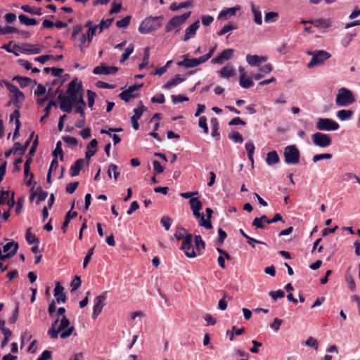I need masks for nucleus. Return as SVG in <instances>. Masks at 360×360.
I'll use <instances>...</instances> for the list:
<instances>
[{
    "instance_id": "nucleus-1",
    "label": "nucleus",
    "mask_w": 360,
    "mask_h": 360,
    "mask_svg": "<svg viewBox=\"0 0 360 360\" xmlns=\"http://www.w3.org/2000/svg\"><path fill=\"white\" fill-rule=\"evenodd\" d=\"M163 17L162 15L157 17H148L141 22L139 27V31L141 34H148L157 30L162 25Z\"/></svg>"
},
{
    "instance_id": "nucleus-2",
    "label": "nucleus",
    "mask_w": 360,
    "mask_h": 360,
    "mask_svg": "<svg viewBox=\"0 0 360 360\" xmlns=\"http://www.w3.org/2000/svg\"><path fill=\"white\" fill-rule=\"evenodd\" d=\"M307 55L311 56L312 58L307 64L308 68H312L316 66L321 65L331 57V54L324 50L309 51L307 52Z\"/></svg>"
},
{
    "instance_id": "nucleus-3",
    "label": "nucleus",
    "mask_w": 360,
    "mask_h": 360,
    "mask_svg": "<svg viewBox=\"0 0 360 360\" xmlns=\"http://www.w3.org/2000/svg\"><path fill=\"white\" fill-rule=\"evenodd\" d=\"M356 101L352 91L341 88L336 96L335 103L338 106H348Z\"/></svg>"
},
{
    "instance_id": "nucleus-4",
    "label": "nucleus",
    "mask_w": 360,
    "mask_h": 360,
    "mask_svg": "<svg viewBox=\"0 0 360 360\" xmlns=\"http://www.w3.org/2000/svg\"><path fill=\"white\" fill-rule=\"evenodd\" d=\"M285 162L288 165H296L300 162V153L295 145L288 146L284 149Z\"/></svg>"
},
{
    "instance_id": "nucleus-5",
    "label": "nucleus",
    "mask_w": 360,
    "mask_h": 360,
    "mask_svg": "<svg viewBox=\"0 0 360 360\" xmlns=\"http://www.w3.org/2000/svg\"><path fill=\"white\" fill-rule=\"evenodd\" d=\"M313 143L320 148H327L332 143V138L329 134L316 132L311 135Z\"/></svg>"
},
{
    "instance_id": "nucleus-6",
    "label": "nucleus",
    "mask_w": 360,
    "mask_h": 360,
    "mask_svg": "<svg viewBox=\"0 0 360 360\" xmlns=\"http://www.w3.org/2000/svg\"><path fill=\"white\" fill-rule=\"evenodd\" d=\"M339 127V124L330 118L320 117L316 124V128L319 131H335Z\"/></svg>"
},
{
    "instance_id": "nucleus-7",
    "label": "nucleus",
    "mask_w": 360,
    "mask_h": 360,
    "mask_svg": "<svg viewBox=\"0 0 360 360\" xmlns=\"http://www.w3.org/2000/svg\"><path fill=\"white\" fill-rule=\"evenodd\" d=\"M4 82L8 90L13 94L11 102L17 108H19V102L25 99L24 94L16 86L9 83L8 81H4Z\"/></svg>"
},
{
    "instance_id": "nucleus-8",
    "label": "nucleus",
    "mask_w": 360,
    "mask_h": 360,
    "mask_svg": "<svg viewBox=\"0 0 360 360\" xmlns=\"http://www.w3.org/2000/svg\"><path fill=\"white\" fill-rule=\"evenodd\" d=\"M191 11L184 13L181 15L174 16L171 18L165 26L166 32H169L174 28L179 27L185 22V21L190 17Z\"/></svg>"
},
{
    "instance_id": "nucleus-9",
    "label": "nucleus",
    "mask_w": 360,
    "mask_h": 360,
    "mask_svg": "<svg viewBox=\"0 0 360 360\" xmlns=\"http://www.w3.org/2000/svg\"><path fill=\"white\" fill-rule=\"evenodd\" d=\"M192 239L193 235L191 233L186 234L185 238L181 240L182 243L180 248L184 252L186 256L189 258H194L197 255L192 245Z\"/></svg>"
},
{
    "instance_id": "nucleus-10",
    "label": "nucleus",
    "mask_w": 360,
    "mask_h": 360,
    "mask_svg": "<svg viewBox=\"0 0 360 360\" xmlns=\"http://www.w3.org/2000/svg\"><path fill=\"white\" fill-rule=\"evenodd\" d=\"M83 92L82 84L80 82H77V79L72 80L69 84L67 89V96L71 100H77V96Z\"/></svg>"
},
{
    "instance_id": "nucleus-11",
    "label": "nucleus",
    "mask_w": 360,
    "mask_h": 360,
    "mask_svg": "<svg viewBox=\"0 0 360 360\" xmlns=\"http://www.w3.org/2000/svg\"><path fill=\"white\" fill-rule=\"evenodd\" d=\"M58 99L60 102V108L62 111L70 113L72 110L73 105L76 104V100H71L70 97L65 94H59Z\"/></svg>"
},
{
    "instance_id": "nucleus-12",
    "label": "nucleus",
    "mask_w": 360,
    "mask_h": 360,
    "mask_svg": "<svg viewBox=\"0 0 360 360\" xmlns=\"http://www.w3.org/2000/svg\"><path fill=\"white\" fill-rule=\"evenodd\" d=\"M106 292H104L95 298L92 314V318L94 319H96L97 316L101 314L102 309L105 305V302L106 300Z\"/></svg>"
},
{
    "instance_id": "nucleus-13",
    "label": "nucleus",
    "mask_w": 360,
    "mask_h": 360,
    "mask_svg": "<svg viewBox=\"0 0 360 360\" xmlns=\"http://www.w3.org/2000/svg\"><path fill=\"white\" fill-rule=\"evenodd\" d=\"M83 27L81 25H77L73 27L71 36V40L77 41L79 44H85L86 42V34L82 33Z\"/></svg>"
},
{
    "instance_id": "nucleus-14",
    "label": "nucleus",
    "mask_w": 360,
    "mask_h": 360,
    "mask_svg": "<svg viewBox=\"0 0 360 360\" xmlns=\"http://www.w3.org/2000/svg\"><path fill=\"white\" fill-rule=\"evenodd\" d=\"M118 68L115 66H107L104 64L96 66L93 70V73L95 75H115L117 72Z\"/></svg>"
},
{
    "instance_id": "nucleus-15",
    "label": "nucleus",
    "mask_w": 360,
    "mask_h": 360,
    "mask_svg": "<svg viewBox=\"0 0 360 360\" xmlns=\"http://www.w3.org/2000/svg\"><path fill=\"white\" fill-rule=\"evenodd\" d=\"M233 52L231 49H225L219 56L212 58L211 62L213 64H222L233 57Z\"/></svg>"
},
{
    "instance_id": "nucleus-16",
    "label": "nucleus",
    "mask_w": 360,
    "mask_h": 360,
    "mask_svg": "<svg viewBox=\"0 0 360 360\" xmlns=\"http://www.w3.org/2000/svg\"><path fill=\"white\" fill-rule=\"evenodd\" d=\"M146 110V108L142 104L141 102V106L136 108L134 110V115L131 117V122L132 124V127L135 130H138L139 125L138 123V120L141 118L144 111Z\"/></svg>"
},
{
    "instance_id": "nucleus-17",
    "label": "nucleus",
    "mask_w": 360,
    "mask_h": 360,
    "mask_svg": "<svg viewBox=\"0 0 360 360\" xmlns=\"http://www.w3.org/2000/svg\"><path fill=\"white\" fill-rule=\"evenodd\" d=\"M63 290L64 288L59 282H57L54 288V297L58 304L60 302L64 303L66 301L67 297Z\"/></svg>"
},
{
    "instance_id": "nucleus-18",
    "label": "nucleus",
    "mask_w": 360,
    "mask_h": 360,
    "mask_svg": "<svg viewBox=\"0 0 360 360\" xmlns=\"http://www.w3.org/2000/svg\"><path fill=\"white\" fill-rule=\"evenodd\" d=\"M199 27H200V22L198 20H197L195 22H193L192 25H191L188 27H187L186 30V32H185V35L183 39V41H186L188 39H190L191 38L193 37L195 35L196 32H197L198 29L199 28Z\"/></svg>"
},
{
    "instance_id": "nucleus-19",
    "label": "nucleus",
    "mask_w": 360,
    "mask_h": 360,
    "mask_svg": "<svg viewBox=\"0 0 360 360\" xmlns=\"http://www.w3.org/2000/svg\"><path fill=\"white\" fill-rule=\"evenodd\" d=\"M18 249V243L15 241H11L7 243L3 246V251L6 255H9V258L12 257L15 255Z\"/></svg>"
},
{
    "instance_id": "nucleus-20",
    "label": "nucleus",
    "mask_w": 360,
    "mask_h": 360,
    "mask_svg": "<svg viewBox=\"0 0 360 360\" xmlns=\"http://www.w3.org/2000/svg\"><path fill=\"white\" fill-rule=\"evenodd\" d=\"M266 57L264 56H259L257 55H250L248 54L246 56V61L251 66H259L262 62H265L266 60Z\"/></svg>"
},
{
    "instance_id": "nucleus-21",
    "label": "nucleus",
    "mask_w": 360,
    "mask_h": 360,
    "mask_svg": "<svg viewBox=\"0 0 360 360\" xmlns=\"http://www.w3.org/2000/svg\"><path fill=\"white\" fill-rule=\"evenodd\" d=\"M213 213V211L211 208L207 207L206 208V214H207V219H205L204 215L201 217V219L199 221V225L200 226H203L207 229H211L212 228V225L211 223V217L212 214Z\"/></svg>"
},
{
    "instance_id": "nucleus-22",
    "label": "nucleus",
    "mask_w": 360,
    "mask_h": 360,
    "mask_svg": "<svg viewBox=\"0 0 360 360\" xmlns=\"http://www.w3.org/2000/svg\"><path fill=\"white\" fill-rule=\"evenodd\" d=\"M185 80L184 77H181L180 75H176L174 77H173L171 79L167 81L163 86L162 88L165 89H169L181 82H184Z\"/></svg>"
},
{
    "instance_id": "nucleus-23",
    "label": "nucleus",
    "mask_w": 360,
    "mask_h": 360,
    "mask_svg": "<svg viewBox=\"0 0 360 360\" xmlns=\"http://www.w3.org/2000/svg\"><path fill=\"white\" fill-rule=\"evenodd\" d=\"M84 159L80 158V159L77 160L70 169V176H75L79 175V172L84 165Z\"/></svg>"
},
{
    "instance_id": "nucleus-24",
    "label": "nucleus",
    "mask_w": 360,
    "mask_h": 360,
    "mask_svg": "<svg viewBox=\"0 0 360 360\" xmlns=\"http://www.w3.org/2000/svg\"><path fill=\"white\" fill-rule=\"evenodd\" d=\"M179 66H183L186 68H194L198 65L196 58H188L187 55L184 56V60L177 63Z\"/></svg>"
},
{
    "instance_id": "nucleus-25",
    "label": "nucleus",
    "mask_w": 360,
    "mask_h": 360,
    "mask_svg": "<svg viewBox=\"0 0 360 360\" xmlns=\"http://www.w3.org/2000/svg\"><path fill=\"white\" fill-rule=\"evenodd\" d=\"M251 10L254 15V21L257 25H262V12L259 6H256L254 3H251Z\"/></svg>"
},
{
    "instance_id": "nucleus-26",
    "label": "nucleus",
    "mask_w": 360,
    "mask_h": 360,
    "mask_svg": "<svg viewBox=\"0 0 360 360\" xmlns=\"http://www.w3.org/2000/svg\"><path fill=\"white\" fill-rule=\"evenodd\" d=\"M30 144V140H27L22 146H21L19 142H15L13 145L14 153L19 152L20 155H23L25 153Z\"/></svg>"
},
{
    "instance_id": "nucleus-27",
    "label": "nucleus",
    "mask_w": 360,
    "mask_h": 360,
    "mask_svg": "<svg viewBox=\"0 0 360 360\" xmlns=\"http://www.w3.org/2000/svg\"><path fill=\"white\" fill-rule=\"evenodd\" d=\"M266 164L269 165H273L275 164H278L280 162V158L276 150L271 151L267 153Z\"/></svg>"
},
{
    "instance_id": "nucleus-28",
    "label": "nucleus",
    "mask_w": 360,
    "mask_h": 360,
    "mask_svg": "<svg viewBox=\"0 0 360 360\" xmlns=\"http://www.w3.org/2000/svg\"><path fill=\"white\" fill-rule=\"evenodd\" d=\"M195 246L198 255L202 253L203 250L205 248V243L203 241L202 237L200 235H195L194 237Z\"/></svg>"
},
{
    "instance_id": "nucleus-29",
    "label": "nucleus",
    "mask_w": 360,
    "mask_h": 360,
    "mask_svg": "<svg viewBox=\"0 0 360 360\" xmlns=\"http://www.w3.org/2000/svg\"><path fill=\"white\" fill-rule=\"evenodd\" d=\"M13 80L17 81L19 83L21 88H25L29 86L32 82V79L27 77H22L18 75L14 76L13 77Z\"/></svg>"
},
{
    "instance_id": "nucleus-30",
    "label": "nucleus",
    "mask_w": 360,
    "mask_h": 360,
    "mask_svg": "<svg viewBox=\"0 0 360 360\" xmlns=\"http://www.w3.org/2000/svg\"><path fill=\"white\" fill-rule=\"evenodd\" d=\"M240 9V6H236L235 7L229 8L226 9L222 10L219 15V18H223L226 16L234 15L236 13V11Z\"/></svg>"
},
{
    "instance_id": "nucleus-31",
    "label": "nucleus",
    "mask_w": 360,
    "mask_h": 360,
    "mask_svg": "<svg viewBox=\"0 0 360 360\" xmlns=\"http://www.w3.org/2000/svg\"><path fill=\"white\" fill-rule=\"evenodd\" d=\"M212 126V136L213 137H219V124L218 120L216 117H212L210 120Z\"/></svg>"
},
{
    "instance_id": "nucleus-32",
    "label": "nucleus",
    "mask_w": 360,
    "mask_h": 360,
    "mask_svg": "<svg viewBox=\"0 0 360 360\" xmlns=\"http://www.w3.org/2000/svg\"><path fill=\"white\" fill-rule=\"evenodd\" d=\"M21 9L26 12V13H29L32 15H42V9L41 8H32L31 6H30L29 5H24V6H21Z\"/></svg>"
},
{
    "instance_id": "nucleus-33",
    "label": "nucleus",
    "mask_w": 360,
    "mask_h": 360,
    "mask_svg": "<svg viewBox=\"0 0 360 360\" xmlns=\"http://www.w3.org/2000/svg\"><path fill=\"white\" fill-rule=\"evenodd\" d=\"M239 83L240 85L245 89H249L254 84L253 81L250 77L246 76L243 77V75H240V77Z\"/></svg>"
},
{
    "instance_id": "nucleus-34",
    "label": "nucleus",
    "mask_w": 360,
    "mask_h": 360,
    "mask_svg": "<svg viewBox=\"0 0 360 360\" xmlns=\"http://www.w3.org/2000/svg\"><path fill=\"white\" fill-rule=\"evenodd\" d=\"M18 18L20 22L25 25H35L37 24V21L34 18H30L23 14L20 15Z\"/></svg>"
},
{
    "instance_id": "nucleus-35",
    "label": "nucleus",
    "mask_w": 360,
    "mask_h": 360,
    "mask_svg": "<svg viewBox=\"0 0 360 360\" xmlns=\"http://www.w3.org/2000/svg\"><path fill=\"white\" fill-rule=\"evenodd\" d=\"M233 73H234L233 68L231 67H229V66L223 67L219 72L220 77L222 78L230 77L232 75H233Z\"/></svg>"
},
{
    "instance_id": "nucleus-36",
    "label": "nucleus",
    "mask_w": 360,
    "mask_h": 360,
    "mask_svg": "<svg viewBox=\"0 0 360 360\" xmlns=\"http://www.w3.org/2000/svg\"><path fill=\"white\" fill-rule=\"evenodd\" d=\"M354 112L350 110H340L338 111L337 115L341 120H346L349 119Z\"/></svg>"
},
{
    "instance_id": "nucleus-37",
    "label": "nucleus",
    "mask_w": 360,
    "mask_h": 360,
    "mask_svg": "<svg viewBox=\"0 0 360 360\" xmlns=\"http://www.w3.org/2000/svg\"><path fill=\"white\" fill-rule=\"evenodd\" d=\"M117 169H118V167L113 164V163H111L110 164L109 167H108V175L110 178L112 177V172H113V176H114V179L115 181L117 180L120 173L117 171Z\"/></svg>"
},
{
    "instance_id": "nucleus-38",
    "label": "nucleus",
    "mask_w": 360,
    "mask_h": 360,
    "mask_svg": "<svg viewBox=\"0 0 360 360\" xmlns=\"http://www.w3.org/2000/svg\"><path fill=\"white\" fill-rule=\"evenodd\" d=\"M245 149L248 152V159L253 163V155L255 152V145L252 142H247L245 145Z\"/></svg>"
},
{
    "instance_id": "nucleus-39",
    "label": "nucleus",
    "mask_w": 360,
    "mask_h": 360,
    "mask_svg": "<svg viewBox=\"0 0 360 360\" xmlns=\"http://www.w3.org/2000/svg\"><path fill=\"white\" fill-rule=\"evenodd\" d=\"M278 14L276 12L271 11L265 14L264 21L266 23L274 22L278 20Z\"/></svg>"
},
{
    "instance_id": "nucleus-40",
    "label": "nucleus",
    "mask_w": 360,
    "mask_h": 360,
    "mask_svg": "<svg viewBox=\"0 0 360 360\" xmlns=\"http://www.w3.org/2000/svg\"><path fill=\"white\" fill-rule=\"evenodd\" d=\"M61 146H62V143L60 141L56 143V148L53 151L52 155L53 156V158H58V155H60V160H63V152Z\"/></svg>"
},
{
    "instance_id": "nucleus-41",
    "label": "nucleus",
    "mask_w": 360,
    "mask_h": 360,
    "mask_svg": "<svg viewBox=\"0 0 360 360\" xmlns=\"http://www.w3.org/2000/svg\"><path fill=\"white\" fill-rule=\"evenodd\" d=\"M25 238H26L27 242L29 244H32V243L38 244L39 243V239L35 235H34L31 233L30 229H27L26 234H25Z\"/></svg>"
},
{
    "instance_id": "nucleus-42",
    "label": "nucleus",
    "mask_w": 360,
    "mask_h": 360,
    "mask_svg": "<svg viewBox=\"0 0 360 360\" xmlns=\"http://www.w3.org/2000/svg\"><path fill=\"white\" fill-rule=\"evenodd\" d=\"M189 203L192 210L202 209V202L198 198H191L189 200Z\"/></svg>"
},
{
    "instance_id": "nucleus-43",
    "label": "nucleus",
    "mask_w": 360,
    "mask_h": 360,
    "mask_svg": "<svg viewBox=\"0 0 360 360\" xmlns=\"http://www.w3.org/2000/svg\"><path fill=\"white\" fill-rule=\"evenodd\" d=\"M131 18V15L125 16L122 19L117 20L116 22V26L120 28L127 27L130 23Z\"/></svg>"
},
{
    "instance_id": "nucleus-44",
    "label": "nucleus",
    "mask_w": 360,
    "mask_h": 360,
    "mask_svg": "<svg viewBox=\"0 0 360 360\" xmlns=\"http://www.w3.org/2000/svg\"><path fill=\"white\" fill-rule=\"evenodd\" d=\"M149 48L146 47L144 49V56L143 58V61L141 64H139V70L143 69L145 67H146L149 62Z\"/></svg>"
},
{
    "instance_id": "nucleus-45",
    "label": "nucleus",
    "mask_w": 360,
    "mask_h": 360,
    "mask_svg": "<svg viewBox=\"0 0 360 360\" xmlns=\"http://www.w3.org/2000/svg\"><path fill=\"white\" fill-rule=\"evenodd\" d=\"M112 21L113 18L102 20L98 25H96V26H98V29H99V33L102 32L103 29L108 28Z\"/></svg>"
},
{
    "instance_id": "nucleus-46",
    "label": "nucleus",
    "mask_w": 360,
    "mask_h": 360,
    "mask_svg": "<svg viewBox=\"0 0 360 360\" xmlns=\"http://www.w3.org/2000/svg\"><path fill=\"white\" fill-rule=\"evenodd\" d=\"M186 234V230L184 228L181 226H177L176 229L174 236L178 240H180L185 238Z\"/></svg>"
},
{
    "instance_id": "nucleus-47",
    "label": "nucleus",
    "mask_w": 360,
    "mask_h": 360,
    "mask_svg": "<svg viewBox=\"0 0 360 360\" xmlns=\"http://www.w3.org/2000/svg\"><path fill=\"white\" fill-rule=\"evenodd\" d=\"M13 49L20 51L22 53L30 54L31 45L25 44L20 46L19 45L14 44Z\"/></svg>"
},
{
    "instance_id": "nucleus-48",
    "label": "nucleus",
    "mask_w": 360,
    "mask_h": 360,
    "mask_svg": "<svg viewBox=\"0 0 360 360\" xmlns=\"http://www.w3.org/2000/svg\"><path fill=\"white\" fill-rule=\"evenodd\" d=\"M136 94H131L127 89L121 92L119 95L120 98L125 102H129L131 98L136 97Z\"/></svg>"
},
{
    "instance_id": "nucleus-49",
    "label": "nucleus",
    "mask_w": 360,
    "mask_h": 360,
    "mask_svg": "<svg viewBox=\"0 0 360 360\" xmlns=\"http://www.w3.org/2000/svg\"><path fill=\"white\" fill-rule=\"evenodd\" d=\"M134 51V45L132 44H129V46L126 49L125 52L122 55V58L120 59V63H122L125 60H127L129 56Z\"/></svg>"
},
{
    "instance_id": "nucleus-50",
    "label": "nucleus",
    "mask_w": 360,
    "mask_h": 360,
    "mask_svg": "<svg viewBox=\"0 0 360 360\" xmlns=\"http://www.w3.org/2000/svg\"><path fill=\"white\" fill-rule=\"evenodd\" d=\"M9 33H20V30L15 27L11 26H6L4 27H0V34H6Z\"/></svg>"
},
{
    "instance_id": "nucleus-51",
    "label": "nucleus",
    "mask_w": 360,
    "mask_h": 360,
    "mask_svg": "<svg viewBox=\"0 0 360 360\" xmlns=\"http://www.w3.org/2000/svg\"><path fill=\"white\" fill-rule=\"evenodd\" d=\"M38 136H37L35 139L32 142V145L28 152L27 158H30L32 162L33 161L32 157L34 155L37 146H38Z\"/></svg>"
},
{
    "instance_id": "nucleus-52",
    "label": "nucleus",
    "mask_w": 360,
    "mask_h": 360,
    "mask_svg": "<svg viewBox=\"0 0 360 360\" xmlns=\"http://www.w3.org/2000/svg\"><path fill=\"white\" fill-rule=\"evenodd\" d=\"M37 203L39 204L41 201L45 200L48 195V193L46 191H44L41 187L37 188Z\"/></svg>"
},
{
    "instance_id": "nucleus-53",
    "label": "nucleus",
    "mask_w": 360,
    "mask_h": 360,
    "mask_svg": "<svg viewBox=\"0 0 360 360\" xmlns=\"http://www.w3.org/2000/svg\"><path fill=\"white\" fill-rule=\"evenodd\" d=\"M19 314V304L18 303L16 304V306L13 311L12 316L8 319V323L10 324H14L18 318Z\"/></svg>"
},
{
    "instance_id": "nucleus-54",
    "label": "nucleus",
    "mask_w": 360,
    "mask_h": 360,
    "mask_svg": "<svg viewBox=\"0 0 360 360\" xmlns=\"http://www.w3.org/2000/svg\"><path fill=\"white\" fill-rule=\"evenodd\" d=\"M1 333L4 335V338L1 342V347H4L9 342L10 337L12 335V331L8 328L6 330H4Z\"/></svg>"
},
{
    "instance_id": "nucleus-55",
    "label": "nucleus",
    "mask_w": 360,
    "mask_h": 360,
    "mask_svg": "<svg viewBox=\"0 0 360 360\" xmlns=\"http://www.w3.org/2000/svg\"><path fill=\"white\" fill-rule=\"evenodd\" d=\"M32 164V160L30 158H27L24 164V177L25 180L30 176V165Z\"/></svg>"
},
{
    "instance_id": "nucleus-56",
    "label": "nucleus",
    "mask_w": 360,
    "mask_h": 360,
    "mask_svg": "<svg viewBox=\"0 0 360 360\" xmlns=\"http://www.w3.org/2000/svg\"><path fill=\"white\" fill-rule=\"evenodd\" d=\"M229 139L232 140L235 143H243V138L242 135L238 132L235 131L233 134H229Z\"/></svg>"
},
{
    "instance_id": "nucleus-57",
    "label": "nucleus",
    "mask_w": 360,
    "mask_h": 360,
    "mask_svg": "<svg viewBox=\"0 0 360 360\" xmlns=\"http://www.w3.org/2000/svg\"><path fill=\"white\" fill-rule=\"evenodd\" d=\"M69 325H70L69 319L65 316H63L60 321V324H59V326L58 327V330H60L62 332L65 329L69 328Z\"/></svg>"
},
{
    "instance_id": "nucleus-58",
    "label": "nucleus",
    "mask_w": 360,
    "mask_h": 360,
    "mask_svg": "<svg viewBox=\"0 0 360 360\" xmlns=\"http://www.w3.org/2000/svg\"><path fill=\"white\" fill-rule=\"evenodd\" d=\"M94 248H95V247L94 246L88 250V252L84 259V262H83V268L84 269H85L86 267L87 264L89 263L91 256L93 255V254L94 252Z\"/></svg>"
},
{
    "instance_id": "nucleus-59",
    "label": "nucleus",
    "mask_w": 360,
    "mask_h": 360,
    "mask_svg": "<svg viewBox=\"0 0 360 360\" xmlns=\"http://www.w3.org/2000/svg\"><path fill=\"white\" fill-rule=\"evenodd\" d=\"M86 94L88 97V105L92 109L96 94L91 90H87Z\"/></svg>"
},
{
    "instance_id": "nucleus-60",
    "label": "nucleus",
    "mask_w": 360,
    "mask_h": 360,
    "mask_svg": "<svg viewBox=\"0 0 360 360\" xmlns=\"http://www.w3.org/2000/svg\"><path fill=\"white\" fill-rule=\"evenodd\" d=\"M306 345L314 348L315 350L319 349V343L316 339L309 337L305 342Z\"/></svg>"
},
{
    "instance_id": "nucleus-61",
    "label": "nucleus",
    "mask_w": 360,
    "mask_h": 360,
    "mask_svg": "<svg viewBox=\"0 0 360 360\" xmlns=\"http://www.w3.org/2000/svg\"><path fill=\"white\" fill-rule=\"evenodd\" d=\"M172 222V219L167 216H164L163 217H162L160 220V223L164 226L166 231H168L169 229Z\"/></svg>"
},
{
    "instance_id": "nucleus-62",
    "label": "nucleus",
    "mask_w": 360,
    "mask_h": 360,
    "mask_svg": "<svg viewBox=\"0 0 360 360\" xmlns=\"http://www.w3.org/2000/svg\"><path fill=\"white\" fill-rule=\"evenodd\" d=\"M269 295L274 300H276L278 298H283L285 297V292L282 290H278L276 291H271Z\"/></svg>"
},
{
    "instance_id": "nucleus-63",
    "label": "nucleus",
    "mask_w": 360,
    "mask_h": 360,
    "mask_svg": "<svg viewBox=\"0 0 360 360\" xmlns=\"http://www.w3.org/2000/svg\"><path fill=\"white\" fill-rule=\"evenodd\" d=\"M79 185L78 181L71 182L66 185L65 191L68 193L72 194L77 189Z\"/></svg>"
},
{
    "instance_id": "nucleus-64",
    "label": "nucleus",
    "mask_w": 360,
    "mask_h": 360,
    "mask_svg": "<svg viewBox=\"0 0 360 360\" xmlns=\"http://www.w3.org/2000/svg\"><path fill=\"white\" fill-rule=\"evenodd\" d=\"M346 282L347 283L348 288L354 291L356 289V284L353 277L351 275H346L345 276Z\"/></svg>"
}]
</instances>
